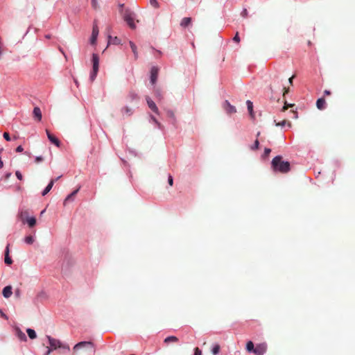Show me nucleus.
Returning <instances> with one entry per match:
<instances>
[{"label":"nucleus","mask_w":355,"mask_h":355,"mask_svg":"<svg viewBox=\"0 0 355 355\" xmlns=\"http://www.w3.org/2000/svg\"><path fill=\"white\" fill-rule=\"evenodd\" d=\"M271 168L274 172L282 173H286L291 170L290 163L283 161L281 155H277L272 159Z\"/></svg>","instance_id":"obj_1"},{"label":"nucleus","mask_w":355,"mask_h":355,"mask_svg":"<svg viewBox=\"0 0 355 355\" xmlns=\"http://www.w3.org/2000/svg\"><path fill=\"white\" fill-rule=\"evenodd\" d=\"M46 338L49 341L50 348L53 350L56 349L58 348L62 349L63 351L69 352L70 348L68 345H63L59 340L51 338L49 336H47Z\"/></svg>","instance_id":"obj_2"},{"label":"nucleus","mask_w":355,"mask_h":355,"mask_svg":"<svg viewBox=\"0 0 355 355\" xmlns=\"http://www.w3.org/2000/svg\"><path fill=\"white\" fill-rule=\"evenodd\" d=\"M19 218L21 222H37L36 218L30 210H21L19 214Z\"/></svg>","instance_id":"obj_3"},{"label":"nucleus","mask_w":355,"mask_h":355,"mask_svg":"<svg viewBox=\"0 0 355 355\" xmlns=\"http://www.w3.org/2000/svg\"><path fill=\"white\" fill-rule=\"evenodd\" d=\"M92 71L90 74V79L92 81L96 78L99 68V58L96 53L92 55Z\"/></svg>","instance_id":"obj_4"},{"label":"nucleus","mask_w":355,"mask_h":355,"mask_svg":"<svg viewBox=\"0 0 355 355\" xmlns=\"http://www.w3.org/2000/svg\"><path fill=\"white\" fill-rule=\"evenodd\" d=\"M81 348H86L87 349H88L92 352H95L94 345L93 343H92L90 341L80 342L74 346L73 349L75 351H76Z\"/></svg>","instance_id":"obj_5"},{"label":"nucleus","mask_w":355,"mask_h":355,"mask_svg":"<svg viewBox=\"0 0 355 355\" xmlns=\"http://www.w3.org/2000/svg\"><path fill=\"white\" fill-rule=\"evenodd\" d=\"M123 19L132 29H135L136 28V25L134 22V18L130 11L126 10L125 12Z\"/></svg>","instance_id":"obj_6"},{"label":"nucleus","mask_w":355,"mask_h":355,"mask_svg":"<svg viewBox=\"0 0 355 355\" xmlns=\"http://www.w3.org/2000/svg\"><path fill=\"white\" fill-rule=\"evenodd\" d=\"M267 351V344L262 343L257 344L255 347L254 354L255 355H263Z\"/></svg>","instance_id":"obj_7"},{"label":"nucleus","mask_w":355,"mask_h":355,"mask_svg":"<svg viewBox=\"0 0 355 355\" xmlns=\"http://www.w3.org/2000/svg\"><path fill=\"white\" fill-rule=\"evenodd\" d=\"M146 102H147L148 107L153 112H154L155 113L159 114V110H158L156 104L155 103V102L149 96H146Z\"/></svg>","instance_id":"obj_8"},{"label":"nucleus","mask_w":355,"mask_h":355,"mask_svg":"<svg viewBox=\"0 0 355 355\" xmlns=\"http://www.w3.org/2000/svg\"><path fill=\"white\" fill-rule=\"evenodd\" d=\"M158 71H159V69L157 67H153L151 68V70H150V83L153 85H155L156 81H157V76H158Z\"/></svg>","instance_id":"obj_9"},{"label":"nucleus","mask_w":355,"mask_h":355,"mask_svg":"<svg viewBox=\"0 0 355 355\" xmlns=\"http://www.w3.org/2000/svg\"><path fill=\"white\" fill-rule=\"evenodd\" d=\"M224 109L225 110L226 112L230 114L236 112L235 107L232 105L228 101H225L224 102Z\"/></svg>","instance_id":"obj_10"},{"label":"nucleus","mask_w":355,"mask_h":355,"mask_svg":"<svg viewBox=\"0 0 355 355\" xmlns=\"http://www.w3.org/2000/svg\"><path fill=\"white\" fill-rule=\"evenodd\" d=\"M46 135L49 141L55 144L56 146L59 147L60 145V142L58 138H56L54 135H53L48 130H46Z\"/></svg>","instance_id":"obj_11"},{"label":"nucleus","mask_w":355,"mask_h":355,"mask_svg":"<svg viewBox=\"0 0 355 355\" xmlns=\"http://www.w3.org/2000/svg\"><path fill=\"white\" fill-rule=\"evenodd\" d=\"M33 118L37 121H40L42 118L41 110L39 107H35L33 111Z\"/></svg>","instance_id":"obj_12"},{"label":"nucleus","mask_w":355,"mask_h":355,"mask_svg":"<svg viewBox=\"0 0 355 355\" xmlns=\"http://www.w3.org/2000/svg\"><path fill=\"white\" fill-rule=\"evenodd\" d=\"M3 295L6 298H8L11 296L12 292V286H7L3 288L2 291Z\"/></svg>","instance_id":"obj_13"},{"label":"nucleus","mask_w":355,"mask_h":355,"mask_svg":"<svg viewBox=\"0 0 355 355\" xmlns=\"http://www.w3.org/2000/svg\"><path fill=\"white\" fill-rule=\"evenodd\" d=\"M326 102L324 98H318L316 101V106L318 110H322L325 108Z\"/></svg>","instance_id":"obj_14"},{"label":"nucleus","mask_w":355,"mask_h":355,"mask_svg":"<svg viewBox=\"0 0 355 355\" xmlns=\"http://www.w3.org/2000/svg\"><path fill=\"white\" fill-rule=\"evenodd\" d=\"M4 261L7 265H10L12 263V260L9 257V245L6 248Z\"/></svg>","instance_id":"obj_15"},{"label":"nucleus","mask_w":355,"mask_h":355,"mask_svg":"<svg viewBox=\"0 0 355 355\" xmlns=\"http://www.w3.org/2000/svg\"><path fill=\"white\" fill-rule=\"evenodd\" d=\"M78 191V189L73 191L71 193L67 196V197L65 198L64 205H66L67 202L73 200L76 195L77 194Z\"/></svg>","instance_id":"obj_16"},{"label":"nucleus","mask_w":355,"mask_h":355,"mask_svg":"<svg viewBox=\"0 0 355 355\" xmlns=\"http://www.w3.org/2000/svg\"><path fill=\"white\" fill-rule=\"evenodd\" d=\"M178 338L175 336H168L164 340V343L166 344H168L170 343H178Z\"/></svg>","instance_id":"obj_17"},{"label":"nucleus","mask_w":355,"mask_h":355,"mask_svg":"<svg viewBox=\"0 0 355 355\" xmlns=\"http://www.w3.org/2000/svg\"><path fill=\"white\" fill-rule=\"evenodd\" d=\"M16 334H17V338L21 340V341H26L27 340V338H26V336L25 335V334L21 331L19 329H17L16 330Z\"/></svg>","instance_id":"obj_18"},{"label":"nucleus","mask_w":355,"mask_h":355,"mask_svg":"<svg viewBox=\"0 0 355 355\" xmlns=\"http://www.w3.org/2000/svg\"><path fill=\"white\" fill-rule=\"evenodd\" d=\"M191 23V17H184L180 22V26L182 27L186 28L189 25H190Z\"/></svg>","instance_id":"obj_19"},{"label":"nucleus","mask_w":355,"mask_h":355,"mask_svg":"<svg viewBox=\"0 0 355 355\" xmlns=\"http://www.w3.org/2000/svg\"><path fill=\"white\" fill-rule=\"evenodd\" d=\"M246 104H247L248 110V112H249V114H250V116L252 118H254V112H253V104H252V102L250 101V100H248L246 101Z\"/></svg>","instance_id":"obj_20"},{"label":"nucleus","mask_w":355,"mask_h":355,"mask_svg":"<svg viewBox=\"0 0 355 355\" xmlns=\"http://www.w3.org/2000/svg\"><path fill=\"white\" fill-rule=\"evenodd\" d=\"M54 182H55V180H51L50 181V182L49 183V184L47 185V187L44 189V190L42 191V196H45L46 195L49 191L50 190L52 189L53 184H54Z\"/></svg>","instance_id":"obj_21"},{"label":"nucleus","mask_w":355,"mask_h":355,"mask_svg":"<svg viewBox=\"0 0 355 355\" xmlns=\"http://www.w3.org/2000/svg\"><path fill=\"white\" fill-rule=\"evenodd\" d=\"M154 94H155V96H156V98L161 101L163 99V94H162V92L161 91V89L159 88H155L154 89Z\"/></svg>","instance_id":"obj_22"},{"label":"nucleus","mask_w":355,"mask_h":355,"mask_svg":"<svg viewBox=\"0 0 355 355\" xmlns=\"http://www.w3.org/2000/svg\"><path fill=\"white\" fill-rule=\"evenodd\" d=\"M254 349H255V347H254V343L252 341L250 340L246 343V350L248 352L254 353Z\"/></svg>","instance_id":"obj_23"},{"label":"nucleus","mask_w":355,"mask_h":355,"mask_svg":"<svg viewBox=\"0 0 355 355\" xmlns=\"http://www.w3.org/2000/svg\"><path fill=\"white\" fill-rule=\"evenodd\" d=\"M130 46L132 53H134L135 58L137 59L138 57V53L136 45L132 42H130Z\"/></svg>","instance_id":"obj_24"},{"label":"nucleus","mask_w":355,"mask_h":355,"mask_svg":"<svg viewBox=\"0 0 355 355\" xmlns=\"http://www.w3.org/2000/svg\"><path fill=\"white\" fill-rule=\"evenodd\" d=\"M26 332L31 339L36 338L37 334H36L35 330H33L32 329H27Z\"/></svg>","instance_id":"obj_25"},{"label":"nucleus","mask_w":355,"mask_h":355,"mask_svg":"<svg viewBox=\"0 0 355 355\" xmlns=\"http://www.w3.org/2000/svg\"><path fill=\"white\" fill-rule=\"evenodd\" d=\"M220 346L218 344L214 345L212 349H211V353L214 355H216L220 352Z\"/></svg>","instance_id":"obj_26"},{"label":"nucleus","mask_w":355,"mask_h":355,"mask_svg":"<svg viewBox=\"0 0 355 355\" xmlns=\"http://www.w3.org/2000/svg\"><path fill=\"white\" fill-rule=\"evenodd\" d=\"M24 241L27 244H32L34 242V239L32 235H29L25 237Z\"/></svg>","instance_id":"obj_27"},{"label":"nucleus","mask_w":355,"mask_h":355,"mask_svg":"<svg viewBox=\"0 0 355 355\" xmlns=\"http://www.w3.org/2000/svg\"><path fill=\"white\" fill-rule=\"evenodd\" d=\"M166 115L168 117L173 119L174 121L175 120V113L173 110H166Z\"/></svg>","instance_id":"obj_28"},{"label":"nucleus","mask_w":355,"mask_h":355,"mask_svg":"<svg viewBox=\"0 0 355 355\" xmlns=\"http://www.w3.org/2000/svg\"><path fill=\"white\" fill-rule=\"evenodd\" d=\"M259 147V140L257 139L254 143V144L250 147V149L252 150H257Z\"/></svg>","instance_id":"obj_29"},{"label":"nucleus","mask_w":355,"mask_h":355,"mask_svg":"<svg viewBox=\"0 0 355 355\" xmlns=\"http://www.w3.org/2000/svg\"><path fill=\"white\" fill-rule=\"evenodd\" d=\"M92 35H97V36L98 35V28L96 24H94V26H93Z\"/></svg>","instance_id":"obj_30"},{"label":"nucleus","mask_w":355,"mask_h":355,"mask_svg":"<svg viewBox=\"0 0 355 355\" xmlns=\"http://www.w3.org/2000/svg\"><path fill=\"white\" fill-rule=\"evenodd\" d=\"M150 3L153 7L155 8H158L159 7V4L157 0H150Z\"/></svg>","instance_id":"obj_31"},{"label":"nucleus","mask_w":355,"mask_h":355,"mask_svg":"<svg viewBox=\"0 0 355 355\" xmlns=\"http://www.w3.org/2000/svg\"><path fill=\"white\" fill-rule=\"evenodd\" d=\"M97 37H98L97 35H92L91 38H90L91 44L94 45L96 44Z\"/></svg>","instance_id":"obj_32"},{"label":"nucleus","mask_w":355,"mask_h":355,"mask_svg":"<svg viewBox=\"0 0 355 355\" xmlns=\"http://www.w3.org/2000/svg\"><path fill=\"white\" fill-rule=\"evenodd\" d=\"M92 6L94 9H98L99 8L98 0H92Z\"/></svg>","instance_id":"obj_33"},{"label":"nucleus","mask_w":355,"mask_h":355,"mask_svg":"<svg viewBox=\"0 0 355 355\" xmlns=\"http://www.w3.org/2000/svg\"><path fill=\"white\" fill-rule=\"evenodd\" d=\"M270 152H271V149L270 148H266L264 149V153H263V157H268L269 155V154L270 153Z\"/></svg>","instance_id":"obj_34"},{"label":"nucleus","mask_w":355,"mask_h":355,"mask_svg":"<svg viewBox=\"0 0 355 355\" xmlns=\"http://www.w3.org/2000/svg\"><path fill=\"white\" fill-rule=\"evenodd\" d=\"M123 111L125 112L128 115H130L132 114L131 109L128 107H125L123 109Z\"/></svg>","instance_id":"obj_35"},{"label":"nucleus","mask_w":355,"mask_h":355,"mask_svg":"<svg viewBox=\"0 0 355 355\" xmlns=\"http://www.w3.org/2000/svg\"><path fill=\"white\" fill-rule=\"evenodd\" d=\"M241 15L243 17H245V18L247 17L248 16V12L247 10V9H245V8L243 9V11L241 12Z\"/></svg>","instance_id":"obj_36"},{"label":"nucleus","mask_w":355,"mask_h":355,"mask_svg":"<svg viewBox=\"0 0 355 355\" xmlns=\"http://www.w3.org/2000/svg\"><path fill=\"white\" fill-rule=\"evenodd\" d=\"M194 355H202V351L198 347H196L194 349Z\"/></svg>","instance_id":"obj_37"},{"label":"nucleus","mask_w":355,"mask_h":355,"mask_svg":"<svg viewBox=\"0 0 355 355\" xmlns=\"http://www.w3.org/2000/svg\"><path fill=\"white\" fill-rule=\"evenodd\" d=\"M168 182L170 186H173V177H172L171 175H168Z\"/></svg>","instance_id":"obj_38"},{"label":"nucleus","mask_w":355,"mask_h":355,"mask_svg":"<svg viewBox=\"0 0 355 355\" xmlns=\"http://www.w3.org/2000/svg\"><path fill=\"white\" fill-rule=\"evenodd\" d=\"M233 40L237 43L240 42V37L239 36V33L237 32L235 35V36L233 38Z\"/></svg>","instance_id":"obj_39"},{"label":"nucleus","mask_w":355,"mask_h":355,"mask_svg":"<svg viewBox=\"0 0 355 355\" xmlns=\"http://www.w3.org/2000/svg\"><path fill=\"white\" fill-rule=\"evenodd\" d=\"M294 105L293 104H287V103H285L284 106L282 107V111H285L286 110L288 107H293Z\"/></svg>","instance_id":"obj_40"},{"label":"nucleus","mask_w":355,"mask_h":355,"mask_svg":"<svg viewBox=\"0 0 355 355\" xmlns=\"http://www.w3.org/2000/svg\"><path fill=\"white\" fill-rule=\"evenodd\" d=\"M3 136V138H4L6 141H10V135H9V133H8V132H4Z\"/></svg>","instance_id":"obj_41"},{"label":"nucleus","mask_w":355,"mask_h":355,"mask_svg":"<svg viewBox=\"0 0 355 355\" xmlns=\"http://www.w3.org/2000/svg\"><path fill=\"white\" fill-rule=\"evenodd\" d=\"M15 175H16L17 178L19 180H22V175H21V173L19 171H16Z\"/></svg>","instance_id":"obj_42"},{"label":"nucleus","mask_w":355,"mask_h":355,"mask_svg":"<svg viewBox=\"0 0 355 355\" xmlns=\"http://www.w3.org/2000/svg\"><path fill=\"white\" fill-rule=\"evenodd\" d=\"M43 159H43V157H42V156L36 157H35V162H36V163H40V162H42V161H43Z\"/></svg>","instance_id":"obj_43"},{"label":"nucleus","mask_w":355,"mask_h":355,"mask_svg":"<svg viewBox=\"0 0 355 355\" xmlns=\"http://www.w3.org/2000/svg\"><path fill=\"white\" fill-rule=\"evenodd\" d=\"M24 150V148L21 146H19L16 148V152L17 153H21Z\"/></svg>","instance_id":"obj_44"},{"label":"nucleus","mask_w":355,"mask_h":355,"mask_svg":"<svg viewBox=\"0 0 355 355\" xmlns=\"http://www.w3.org/2000/svg\"><path fill=\"white\" fill-rule=\"evenodd\" d=\"M151 119L153 121V122H155L156 124H157L159 128H161V124L157 121V120L154 116H151Z\"/></svg>","instance_id":"obj_45"},{"label":"nucleus","mask_w":355,"mask_h":355,"mask_svg":"<svg viewBox=\"0 0 355 355\" xmlns=\"http://www.w3.org/2000/svg\"><path fill=\"white\" fill-rule=\"evenodd\" d=\"M286 120H283L282 122L276 123V125H277V126H284L286 124Z\"/></svg>","instance_id":"obj_46"},{"label":"nucleus","mask_w":355,"mask_h":355,"mask_svg":"<svg viewBox=\"0 0 355 355\" xmlns=\"http://www.w3.org/2000/svg\"><path fill=\"white\" fill-rule=\"evenodd\" d=\"M36 223H28L30 230H33Z\"/></svg>","instance_id":"obj_47"},{"label":"nucleus","mask_w":355,"mask_h":355,"mask_svg":"<svg viewBox=\"0 0 355 355\" xmlns=\"http://www.w3.org/2000/svg\"><path fill=\"white\" fill-rule=\"evenodd\" d=\"M295 78V76H291V77L288 79V82H289L290 85H293V78Z\"/></svg>","instance_id":"obj_48"},{"label":"nucleus","mask_w":355,"mask_h":355,"mask_svg":"<svg viewBox=\"0 0 355 355\" xmlns=\"http://www.w3.org/2000/svg\"><path fill=\"white\" fill-rule=\"evenodd\" d=\"M324 95H327V96L330 95L331 94V92L329 90H327L326 89V90L324 91Z\"/></svg>","instance_id":"obj_49"},{"label":"nucleus","mask_w":355,"mask_h":355,"mask_svg":"<svg viewBox=\"0 0 355 355\" xmlns=\"http://www.w3.org/2000/svg\"><path fill=\"white\" fill-rule=\"evenodd\" d=\"M10 175H11L10 173H8L6 174L5 179L8 180L10 177Z\"/></svg>","instance_id":"obj_50"},{"label":"nucleus","mask_w":355,"mask_h":355,"mask_svg":"<svg viewBox=\"0 0 355 355\" xmlns=\"http://www.w3.org/2000/svg\"><path fill=\"white\" fill-rule=\"evenodd\" d=\"M52 350L53 349H51V348L48 347V350H47V352H46L45 355H49Z\"/></svg>","instance_id":"obj_51"},{"label":"nucleus","mask_w":355,"mask_h":355,"mask_svg":"<svg viewBox=\"0 0 355 355\" xmlns=\"http://www.w3.org/2000/svg\"><path fill=\"white\" fill-rule=\"evenodd\" d=\"M284 95H285L286 93L288 92V88L286 89V87H284Z\"/></svg>","instance_id":"obj_52"},{"label":"nucleus","mask_w":355,"mask_h":355,"mask_svg":"<svg viewBox=\"0 0 355 355\" xmlns=\"http://www.w3.org/2000/svg\"><path fill=\"white\" fill-rule=\"evenodd\" d=\"M293 115H294L293 117L295 118V119L297 118V112H293Z\"/></svg>","instance_id":"obj_53"},{"label":"nucleus","mask_w":355,"mask_h":355,"mask_svg":"<svg viewBox=\"0 0 355 355\" xmlns=\"http://www.w3.org/2000/svg\"><path fill=\"white\" fill-rule=\"evenodd\" d=\"M259 135H260V132H259L257 133V137H259Z\"/></svg>","instance_id":"obj_54"},{"label":"nucleus","mask_w":355,"mask_h":355,"mask_svg":"<svg viewBox=\"0 0 355 355\" xmlns=\"http://www.w3.org/2000/svg\"><path fill=\"white\" fill-rule=\"evenodd\" d=\"M120 6H121V8H123V4H121Z\"/></svg>","instance_id":"obj_55"},{"label":"nucleus","mask_w":355,"mask_h":355,"mask_svg":"<svg viewBox=\"0 0 355 355\" xmlns=\"http://www.w3.org/2000/svg\"><path fill=\"white\" fill-rule=\"evenodd\" d=\"M60 177H58L56 178V180H58V179L60 178ZM55 181V180H54Z\"/></svg>","instance_id":"obj_56"}]
</instances>
